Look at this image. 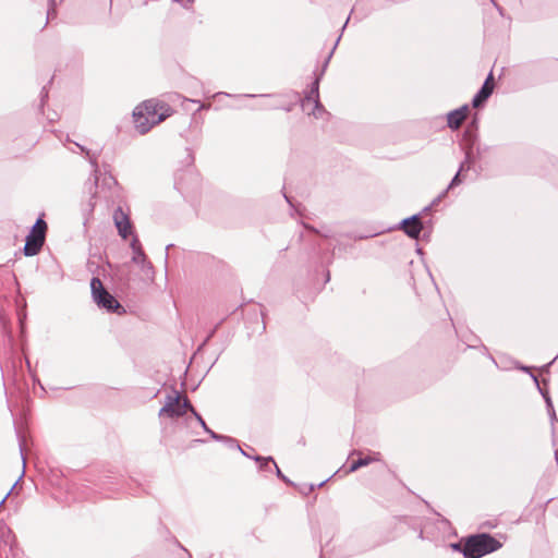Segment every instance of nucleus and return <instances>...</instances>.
<instances>
[{
  "label": "nucleus",
  "instance_id": "f257e3e1",
  "mask_svg": "<svg viewBox=\"0 0 558 558\" xmlns=\"http://www.w3.org/2000/svg\"><path fill=\"white\" fill-rule=\"evenodd\" d=\"M170 116V108L160 105L155 99L145 100L133 111L135 129L141 133H147L154 125L160 123Z\"/></svg>",
  "mask_w": 558,
  "mask_h": 558
},
{
  "label": "nucleus",
  "instance_id": "f03ea898",
  "mask_svg": "<svg viewBox=\"0 0 558 558\" xmlns=\"http://www.w3.org/2000/svg\"><path fill=\"white\" fill-rule=\"evenodd\" d=\"M501 547V543L489 534H477L470 536L463 546L464 558H481L485 555L496 551Z\"/></svg>",
  "mask_w": 558,
  "mask_h": 558
},
{
  "label": "nucleus",
  "instance_id": "7ed1b4c3",
  "mask_svg": "<svg viewBox=\"0 0 558 558\" xmlns=\"http://www.w3.org/2000/svg\"><path fill=\"white\" fill-rule=\"evenodd\" d=\"M90 291L93 301L97 304L98 307L118 314L125 312L122 305L114 299V296L105 289L101 280L98 277L92 278Z\"/></svg>",
  "mask_w": 558,
  "mask_h": 558
},
{
  "label": "nucleus",
  "instance_id": "20e7f679",
  "mask_svg": "<svg viewBox=\"0 0 558 558\" xmlns=\"http://www.w3.org/2000/svg\"><path fill=\"white\" fill-rule=\"evenodd\" d=\"M193 405L187 398H182L181 395L173 390L171 395L166 397L163 407L159 410L160 417L167 416L170 418L183 416L187 411L191 412Z\"/></svg>",
  "mask_w": 558,
  "mask_h": 558
},
{
  "label": "nucleus",
  "instance_id": "39448f33",
  "mask_svg": "<svg viewBox=\"0 0 558 558\" xmlns=\"http://www.w3.org/2000/svg\"><path fill=\"white\" fill-rule=\"evenodd\" d=\"M318 86H319V77H317L313 82L308 94L302 100V104H301L303 111L312 113L315 118H322L323 114L326 113L325 109L323 108V106L319 102Z\"/></svg>",
  "mask_w": 558,
  "mask_h": 558
},
{
  "label": "nucleus",
  "instance_id": "423d86ee",
  "mask_svg": "<svg viewBox=\"0 0 558 558\" xmlns=\"http://www.w3.org/2000/svg\"><path fill=\"white\" fill-rule=\"evenodd\" d=\"M191 413L195 416V418L197 420V422L199 423V425L203 427V429L210 436L211 439L216 440V441H223L226 444H228L230 447H234V448H238L241 453L245 454V452L240 448V446L236 444V440L229 437V436H225V435H220V434H217L215 433L214 430H211L206 422L203 420V417L196 412V410L194 408H191Z\"/></svg>",
  "mask_w": 558,
  "mask_h": 558
},
{
  "label": "nucleus",
  "instance_id": "0eeeda50",
  "mask_svg": "<svg viewBox=\"0 0 558 558\" xmlns=\"http://www.w3.org/2000/svg\"><path fill=\"white\" fill-rule=\"evenodd\" d=\"M45 236L40 233H34V230H31L29 234L26 236L25 245L23 248L25 256H34L39 253L44 243Z\"/></svg>",
  "mask_w": 558,
  "mask_h": 558
},
{
  "label": "nucleus",
  "instance_id": "6e6552de",
  "mask_svg": "<svg viewBox=\"0 0 558 558\" xmlns=\"http://www.w3.org/2000/svg\"><path fill=\"white\" fill-rule=\"evenodd\" d=\"M114 225L118 229V233L122 239H126L132 232V225L128 215L118 207L113 213Z\"/></svg>",
  "mask_w": 558,
  "mask_h": 558
},
{
  "label": "nucleus",
  "instance_id": "1a4fd4ad",
  "mask_svg": "<svg viewBox=\"0 0 558 558\" xmlns=\"http://www.w3.org/2000/svg\"><path fill=\"white\" fill-rule=\"evenodd\" d=\"M132 262L136 264L143 274V278L145 280H153L154 279V267L151 263L147 259V256L143 252H135V254L132 255Z\"/></svg>",
  "mask_w": 558,
  "mask_h": 558
},
{
  "label": "nucleus",
  "instance_id": "9d476101",
  "mask_svg": "<svg viewBox=\"0 0 558 558\" xmlns=\"http://www.w3.org/2000/svg\"><path fill=\"white\" fill-rule=\"evenodd\" d=\"M493 90H494V83H493V75L490 73L487 76V78L485 80L481 89L474 96V98L472 100V106L474 108H478L480 106H482L493 94Z\"/></svg>",
  "mask_w": 558,
  "mask_h": 558
},
{
  "label": "nucleus",
  "instance_id": "9b49d317",
  "mask_svg": "<svg viewBox=\"0 0 558 558\" xmlns=\"http://www.w3.org/2000/svg\"><path fill=\"white\" fill-rule=\"evenodd\" d=\"M402 229L412 239H417L422 231V222L418 215L405 218L401 222Z\"/></svg>",
  "mask_w": 558,
  "mask_h": 558
},
{
  "label": "nucleus",
  "instance_id": "f8f14e48",
  "mask_svg": "<svg viewBox=\"0 0 558 558\" xmlns=\"http://www.w3.org/2000/svg\"><path fill=\"white\" fill-rule=\"evenodd\" d=\"M469 106L464 105L456 110H452L447 116L448 126L452 130H458L463 121L466 119Z\"/></svg>",
  "mask_w": 558,
  "mask_h": 558
},
{
  "label": "nucleus",
  "instance_id": "ddd939ff",
  "mask_svg": "<svg viewBox=\"0 0 558 558\" xmlns=\"http://www.w3.org/2000/svg\"><path fill=\"white\" fill-rule=\"evenodd\" d=\"M532 378H533V381L535 383V385L537 386L539 392L542 393V396L544 397V400L546 402V407H547V412H548V415L550 417V421H551V425H553V429H555V422L557 421L556 418V412H555V409H554V405H553V402H551V399L548 395L547 391H544L541 387H539V383H538V379L535 375H531Z\"/></svg>",
  "mask_w": 558,
  "mask_h": 558
},
{
  "label": "nucleus",
  "instance_id": "4468645a",
  "mask_svg": "<svg viewBox=\"0 0 558 558\" xmlns=\"http://www.w3.org/2000/svg\"><path fill=\"white\" fill-rule=\"evenodd\" d=\"M381 459V454L379 452H372L369 456L365 458H360L359 460L354 461L350 468L349 472H355L362 466H366L373 462H378Z\"/></svg>",
  "mask_w": 558,
  "mask_h": 558
},
{
  "label": "nucleus",
  "instance_id": "2eb2a0df",
  "mask_svg": "<svg viewBox=\"0 0 558 558\" xmlns=\"http://www.w3.org/2000/svg\"><path fill=\"white\" fill-rule=\"evenodd\" d=\"M89 165L92 166V174L94 177V180H95V184L96 186H98L99 184V173H100V170H99V167H98V154L96 153H92L90 150H86V157H85Z\"/></svg>",
  "mask_w": 558,
  "mask_h": 558
},
{
  "label": "nucleus",
  "instance_id": "dca6fc26",
  "mask_svg": "<svg viewBox=\"0 0 558 558\" xmlns=\"http://www.w3.org/2000/svg\"><path fill=\"white\" fill-rule=\"evenodd\" d=\"M100 187L102 190L112 191L118 186V181L111 173H99Z\"/></svg>",
  "mask_w": 558,
  "mask_h": 558
},
{
  "label": "nucleus",
  "instance_id": "f3484780",
  "mask_svg": "<svg viewBox=\"0 0 558 558\" xmlns=\"http://www.w3.org/2000/svg\"><path fill=\"white\" fill-rule=\"evenodd\" d=\"M255 460L260 462V469H267V468H269L270 464H272L274 468L276 469L277 476L282 478L284 482H289L288 478L281 473L280 469L278 468L276 462L272 460V458L269 457V458L264 459V458L256 457Z\"/></svg>",
  "mask_w": 558,
  "mask_h": 558
},
{
  "label": "nucleus",
  "instance_id": "a211bd4d",
  "mask_svg": "<svg viewBox=\"0 0 558 558\" xmlns=\"http://www.w3.org/2000/svg\"><path fill=\"white\" fill-rule=\"evenodd\" d=\"M32 230H34V233H40L46 235L47 230V223L43 218H38L33 226Z\"/></svg>",
  "mask_w": 558,
  "mask_h": 558
},
{
  "label": "nucleus",
  "instance_id": "6ab92c4d",
  "mask_svg": "<svg viewBox=\"0 0 558 558\" xmlns=\"http://www.w3.org/2000/svg\"><path fill=\"white\" fill-rule=\"evenodd\" d=\"M130 246H131V248H132L133 254H135V252H143V248H142L141 242H140V240L137 239V236H134V238L132 239Z\"/></svg>",
  "mask_w": 558,
  "mask_h": 558
},
{
  "label": "nucleus",
  "instance_id": "aec40b11",
  "mask_svg": "<svg viewBox=\"0 0 558 558\" xmlns=\"http://www.w3.org/2000/svg\"><path fill=\"white\" fill-rule=\"evenodd\" d=\"M462 169H463V163L461 165V167H460L459 171L456 173V175H454V177H453V179L451 180V182H450V184H449V186H448L447 191H448L449 189H452L453 186H456V185H458V184L460 183V172H461V170H462Z\"/></svg>",
  "mask_w": 558,
  "mask_h": 558
},
{
  "label": "nucleus",
  "instance_id": "412c9836",
  "mask_svg": "<svg viewBox=\"0 0 558 558\" xmlns=\"http://www.w3.org/2000/svg\"><path fill=\"white\" fill-rule=\"evenodd\" d=\"M54 14H56L54 0H50V9L48 10L47 19L49 20Z\"/></svg>",
  "mask_w": 558,
  "mask_h": 558
},
{
  "label": "nucleus",
  "instance_id": "4be33fe9",
  "mask_svg": "<svg viewBox=\"0 0 558 558\" xmlns=\"http://www.w3.org/2000/svg\"><path fill=\"white\" fill-rule=\"evenodd\" d=\"M184 100H185V101L195 102V104H199V107H198L197 111H201V110H203V109H208V108H209V105L201 104L198 100L189 99V98H184Z\"/></svg>",
  "mask_w": 558,
  "mask_h": 558
},
{
  "label": "nucleus",
  "instance_id": "5701e85b",
  "mask_svg": "<svg viewBox=\"0 0 558 558\" xmlns=\"http://www.w3.org/2000/svg\"><path fill=\"white\" fill-rule=\"evenodd\" d=\"M75 146L80 149L81 153H83L85 156H86V150H88L85 146L78 144V143H74Z\"/></svg>",
  "mask_w": 558,
  "mask_h": 558
},
{
  "label": "nucleus",
  "instance_id": "b1692460",
  "mask_svg": "<svg viewBox=\"0 0 558 558\" xmlns=\"http://www.w3.org/2000/svg\"><path fill=\"white\" fill-rule=\"evenodd\" d=\"M22 446H23V444H22V439L20 438V450H21V456H22L23 465H25V458H24V456H23V453H22V451H23Z\"/></svg>",
  "mask_w": 558,
  "mask_h": 558
},
{
  "label": "nucleus",
  "instance_id": "393cba45",
  "mask_svg": "<svg viewBox=\"0 0 558 558\" xmlns=\"http://www.w3.org/2000/svg\"><path fill=\"white\" fill-rule=\"evenodd\" d=\"M331 54H332V51L330 52V54L328 56L327 60L325 61V64H324V68H323V71L326 69L330 58H331Z\"/></svg>",
  "mask_w": 558,
  "mask_h": 558
},
{
  "label": "nucleus",
  "instance_id": "a878e982",
  "mask_svg": "<svg viewBox=\"0 0 558 558\" xmlns=\"http://www.w3.org/2000/svg\"><path fill=\"white\" fill-rule=\"evenodd\" d=\"M445 194H447V191H444V193H442L441 195H439V197H438L436 201H434V204H436L437 202H439V201H440V198H441Z\"/></svg>",
  "mask_w": 558,
  "mask_h": 558
},
{
  "label": "nucleus",
  "instance_id": "bb28decb",
  "mask_svg": "<svg viewBox=\"0 0 558 558\" xmlns=\"http://www.w3.org/2000/svg\"><path fill=\"white\" fill-rule=\"evenodd\" d=\"M269 108H270V107H268V106H264V105H262V106H259V107H258V109H269Z\"/></svg>",
  "mask_w": 558,
  "mask_h": 558
},
{
  "label": "nucleus",
  "instance_id": "cd10ccee",
  "mask_svg": "<svg viewBox=\"0 0 558 558\" xmlns=\"http://www.w3.org/2000/svg\"><path fill=\"white\" fill-rule=\"evenodd\" d=\"M452 547H453L454 549H460V544H453V545H452Z\"/></svg>",
  "mask_w": 558,
  "mask_h": 558
},
{
  "label": "nucleus",
  "instance_id": "c85d7f7f",
  "mask_svg": "<svg viewBox=\"0 0 558 558\" xmlns=\"http://www.w3.org/2000/svg\"><path fill=\"white\" fill-rule=\"evenodd\" d=\"M9 494H10V492L7 494V496H5L3 499H1L0 506L4 502V500L7 499V497L9 496Z\"/></svg>",
  "mask_w": 558,
  "mask_h": 558
},
{
  "label": "nucleus",
  "instance_id": "c756f323",
  "mask_svg": "<svg viewBox=\"0 0 558 558\" xmlns=\"http://www.w3.org/2000/svg\"><path fill=\"white\" fill-rule=\"evenodd\" d=\"M221 94H223V95H226V96H230V95H229V93H218V94H216L215 96H218V95H221Z\"/></svg>",
  "mask_w": 558,
  "mask_h": 558
},
{
  "label": "nucleus",
  "instance_id": "7c9ffc66",
  "mask_svg": "<svg viewBox=\"0 0 558 558\" xmlns=\"http://www.w3.org/2000/svg\"><path fill=\"white\" fill-rule=\"evenodd\" d=\"M245 97H257L256 95H252V94H246L244 95Z\"/></svg>",
  "mask_w": 558,
  "mask_h": 558
},
{
  "label": "nucleus",
  "instance_id": "2f4dec72",
  "mask_svg": "<svg viewBox=\"0 0 558 558\" xmlns=\"http://www.w3.org/2000/svg\"><path fill=\"white\" fill-rule=\"evenodd\" d=\"M555 459L558 461V449L555 451Z\"/></svg>",
  "mask_w": 558,
  "mask_h": 558
},
{
  "label": "nucleus",
  "instance_id": "473e14b6",
  "mask_svg": "<svg viewBox=\"0 0 558 558\" xmlns=\"http://www.w3.org/2000/svg\"><path fill=\"white\" fill-rule=\"evenodd\" d=\"M349 20H350V17H348V19L345 20V23H344V25H343V28H344V27L347 26V24L349 23Z\"/></svg>",
  "mask_w": 558,
  "mask_h": 558
},
{
  "label": "nucleus",
  "instance_id": "72a5a7b5",
  "mask_svg": "<svg viewBox=\"0 0 558 558\" xmlns=\"http://www.w3.org/2000/svg\"><path fill=\"white\" fill-rule=\"evenodd\" d=\"M270 95H265V94H262L259 95L258 97H269Z\"/></svg>",
  "mask_w": 558,
  "mask_h": 558
}]
</instances>
